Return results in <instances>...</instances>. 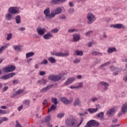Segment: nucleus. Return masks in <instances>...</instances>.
I'll list each match as a JSON object with an SVG mask.
<instances>
[{"instance_id":"f257e3e1","label":"nucleus","mask_w":127,"mask_h":127,"mask_svg":"<svg viewBox=\"0 0 127 127\" xmlns=\"http://www.w3.org/2000/svg\"><path fill=\"white\" fill-rule=\"evenodd\" d=\"M62 12V8L61 7H58L51 11L50 13V8L48 7L44 10V14H45V18L47 20L49 21L52 18L55 17V15L60 14Z\"/></svg>"},{"instance_id":"f03ea898","label":"nucleus","mask_w":127,"mask_h":127,"mask_svg":"<svg viewBox=\"0 0 127 127\" xmlns=\"http://www.w3.org/2000/svg\"><path fill=\"white\" fill-rule=\"evenodd\" d=\"M84 122V119L81 118V120L80 123L78 124V121L74 118L66 120L65 124L68 127H79L81 126V124H83Z\"/></svg>"},{"instance_id":"7ed1b4c3","label":"nucleus","mask_w":127,"mask_h":127,"mask_svg":"<svg viewBox=\"0 0 127 127\" xmlns=\"http://www.w3.org/2000/svg\"><path fill=\"white\" fill-rule=\"evenodd\" d=\"M51 54L54 56H56L57 57H67V56H68L69 54V51H67L65 53L52 52Z\"/></svg>"},{"instance_id":"20e7f679","label":"nucleus","mask_w":127,"mask_h":127,"mask_svg":"<svg viewBox=\"0 0 127 127\" xmlns=\"http://www.w3.org/2000/svg\"><path fill=\"white\" fill-rule=\"evenodd\" d=\"M86 17L88 20L87 24H92V23H93V22L96 21V17L95 16V15L91 12L87 14Z\"/></svg>"},{"instance_id":"39448f33","label":"nucleus","mask_w":127,"mask_h":127,"mask_svg":"<svg viewBox=\"0 0 127 127\" xmlns=\"http://www.w3.org/2000/svg\"><path fill=\"white\" fill-rule=\"evenodd\" d=\"M8 12L11 13L12 14H18L20 12V10L18 7L11 6L8 10Z\"/></svg>"},{"instance_id":"423d86ee","label":"nucleus","mask_w":127,"mask_h":127,"mask_svg":"<svg viewBox=\"0 0 127 127\" xmlns=\"http://www.w3.org/2000/svg\"><path fill=\"white\" fill-rule=\"evenodd\" d=\"M99 125L100 123L98 122L97 121L92 120L89 121L87 125L85 126L84 127H99Z\"/></svg>"},{"instance_id":"0eeeda50","label":"nucleus","mask_w":127,"mask_h":127,"mask_svg":"<svg viewBox=\"0 0 127 127\" xmlns=\"http://www.w3.org/2000/svg\"><path fill=\"white\" fill-rule=\"evenodd\" d=\"M13 70H15V67L12 65H9L2 69L3 72H5V73H9V72H12Z\"/></svg>"},{"instance_id":"6e6552de","label":"nucleus","mask_w":127,"mask_h":127,"mask_svg":"<svg viewBox=\"0 0 127 127\" xmlns=\"http://www.w3.org/2000/svg\"><path fill=\"white\" fill-rule=\"evenodd\" d=\"M16 73L15 72H12L9 74H5L0 77V79L2 80H7L9 78H12L13 76H15Z\"/></svg>"},{"instance_id":"1a4fd4ad","label":"nucleus","mask_w":127,"mask_h":127,"mask_svg":"<svg viewBox=\"0 0 127 127\" xmlns=\"http://www.w3.org/2000/svg\"><path fill=\"white\" fill-rule=\"evenodd\" d=\"M36 30L38 34L41 36L44 35L45 34V32H46V29H45V28H41V27H37Z\"/></svg>"},{"instance_id":"9d476101","label":"nucleus","mask_w":127,"mask_h":127,"mask_svg":"<svg viewBox=\"0 0 127 127\" xmlns=\"http://www.w3.org/2000/svg\"><path fill=\"white\" fill-rule=\"evenodd\" d=\"M20 94H23V90L18 89L17 91H13L11 93V98H14L16 97L18 95H20Z\"/></svg>"},{"instance_id":"9b49d317","label":"nucleus","mask_w":127,"mask_h":127,"mask_svg":"<svg viewBox=\"0 0 127 127\" xmlns=\"http://www.w3.org/2000/svg\"><path fill=\"white\" fill-rule=\"evenodd\" d=\"M122 113H120L118 117H121L122 115H124L127 112V103H125L122 105Z\"/></svg>"},{"instance_id":"f8f14e48","label":"nucleus","mask_w":127,"mask_h":127,"mask_svg":"<svg viewBox=\"0 0 127 127\" xmlns=\"http://www.w3.org/2000/svg\"><path fill=\"white\" fill-rule=\"evenodd\" d=\"M61 101L64 104H65V105H68L69 104H71L73 102V98H71L69 100L65 97H62L61 98Z\"/></svg>"},{"instance_id":"ddd939ff","label":"nucleus","mask_w":127,"mask_h":127,"mask_svg":"<svg viewBox=\"0 0 127 127\" xmlns=\"http://www.w3.org/2000/svg\"><path fill=\"white\" fill-rule=\"evenodd\" d=\"M76 80L75 77H70L68 78L64 84V86H68V85H70Z\"/></svg>"},{"instance_id":"4468645a","label":"nucleus","mask_w":127,"mask_h":127,"mask_svg":"<svg viewBox=\"0 0 127 127\" xmlns=\"http://www.w3.org/2000/svg\"><path fill=\"white\" fill-rule=\"evenodd\" d=\"M99 109H100V105L97 104L96 105V108H89L87 109V111L90 114H94V113L98 112Z\"/></svg>"},{"instance_id":"2eb2a0df","label":"nucleus","mask_w":127,"mask_h":127,"mask_svg":"<svg viewBox=\"0 0 127 127\" xmlns=\"http://www.w3.org/2000/svg\"><path fill=\"white\" fill-rule=\"evenodd\" d=\"M52 38H53V35L50 32H47V33L45 34L43 36V38H44V39H45L46 40H49Z\"/></svg>"},{"instance_id":"dca6fc26","label":"nucleus","mask_w":127,"mask_h":127,"mask_svg":"<svg viewBox=\"0 0 127 127\" xmlns=\"http://www.w3.org/2000/svg\"><path fill=\"white\" fill-rule=\"evenodd\" d=\"M110 27L117 28V29H122V28H125V26L123 24H115L111 25Z\"/></svg>"},{"instance_id":"f3484780","label":"nucleus","mask_w":127,"mask_h":127,"mask_svg":"<svg viewBox=\"0 0 127 127\" xmlns=\"http://www.w3.org/2000/svg\"><path fill=\"white\" fill-rule=\"evenodd\" d=\"M116 114V109L115 108H111L109 109L108 111L107 112V115L108 117H113V115Z\"/></svg>"},{"instance_id":"a211bd4d","label":"nucleus","mask_w":127,"mask_h":127,"mask_svg":"<svg viewBox=\"0 0 127 127\" xmlns=\"http://www.w3.org/2000/svg\"><path fill=\"white\" fill-rule=\"evenodd\" d=\"M100 85L101 86H104V88H103L104 92H106V91H108V90H109V83L104 81H102L100 83Z\"/></svg>"},{"instance_id":"6ab92c4d","label":"nucleus","mask_w":127,"mask_h":127,"mask_svg":"<svg viewBox=\"0 0 127 127\" xmlns=\"http://www.w3.org/2000/svg\"><path fill=\"white\" fill-rule=\"evenodd\" d=\"M53 86H54V84H51L50 85L47 86L46 87L43 88V89H42L40 91L41 93H45L46 92H47V91H48V90H49V89L52 88V87H53Z\"/></svg>"},{"instance_id":"aec40b11","label":"nucleus","mask_w":127,"mask_h":127,"mask_svg":"<svg viewBox=\"0 0 127 127\" xmlns=\"http://www.w3.org/2000/svg\"><path fill=\"white\" fill-rule=\"evenodd\" d=\"M74 106H78V107H82V103L81 101H80V99L76 98L73 102Z\"/></svg>"},{"instance_id":"412c9836","label":"nucleus","mask_w":127,"mask_h":127,"mask_svg":"<svg viewBox=\"0 0 127 127\" xmlns=\"http://www.w3.org/2000/svg\"><path fill=\"white\" fill-rule=\"evenodd\" d=\"M13 14H11V13L9 12L5 14V18L6 20H11V19H13Z\"/></svg>"},{"instance_id":"4be33fe9","label":"nucleus","mask_w":127,"mask_h":127,"mask_svg":"<svg viewBox=\"0 0 127 127\" xmlns=\"http://www.w3.org/2000/svg\"><path fill=\"white\" fill-rule=\"evenodd\" d=\"M9 46V43L6 44L5 46H1L0 48V54H2V53L7 48V47Z\"/></svg>"},{"instance_id":"5701e85b","label":"nucleus","mask_w":127,"mask_h":127,"mask_svg":"<svg viewBox=\"0 0 127 127\" xmlns=\"http://www.w3.org/2000/svg\"><path fill=\"white\" fill-rule=\"evenodd\" d=\"M62 77H63V74L55 75V82L60 81V79H62Z\"/></svg>"},{"instance_id":"b1692460","label":"nucleus","mask_w":127,"mask_h":127,"mask_svg":"<svg viewBox=\"0 0 127 127\" xmlns=\"http://www.w3.org/2000/svg\"><path fill=\"white\" fill-rule=\"evenodd\" d=\"M73 41H75V42H77V41H79V40H80V35L78 34H73Z\"/></svg>"},{"instance_id":"393cba45","label":"nucleus","mask_w":127,"mask_h":127,"mask_svg":"<svg viewBox=\"0 0 127 127\" xmlns=\"http://www.w3.org/2000/svg\"><path fill=\"white\" fill-rule=\"evenodd\" d=\"M38 84L40 85H45L46 84V80L44 78H42L38 81Z\"/></svg>"},{"instance_id":"a878e982","label":"nucleus","mask_w":127,"mask_h":127,"mask_svg":"<svg viewBox=\"0 0 127 127\" xmlns=\"http://www.w3.org/2000/svg\"><path fill=\"white\" fill-rule=\"evenodd\" d=\"M32 56H34V53L33 52L27 53L26 54V59H28V58H30V57H32Z\"/></svg>"},{"instance_id":"bb28decb","label":"nucleus","mask_w":127,"mask_h":127,"mask_svg":"<svg viewBox=\"0 0 127 127\" xmlns=\"http://www.w3.org/2000/svg\"><path fill=\"white\" fill-rule=\"evenodd\" d=\"M117 51V49L114 47L109 48L108 49V52L109 54L113 53V52H115Z\"/></svg>"},{"instance_id":"cd10ccee","label":"nucleus","mask_w":127,"mask_h":127,"mask_svg":"<svg viewBox=\"0 0 127 127\" xmlns=\"http://www.w3.org/2000/svg\"><path fill=\"white\" fill-rule=\"evenodd\" d=\"M111 64V62H107V63H105L103 64H101L100 66H99V69H103L104 68V67H106V66H109V65Z\"/></svg>"},{"instance_id":"c85d7f7f","label":"nucleus","mask_w":127,"mask_h":127,"mask_svg":"<svg viewBox=\"0 0 127 127\" xmlns=\"http://www.w3.org/2000/svg\"><path fill=\"white\" fill-rule=\"evenodd\" d=\"M13 48H14V50L16 51H20V50H21V46H13Z\"/></svg>"},{"instance_id":"c756f323","label":"nucleus","mask_w":127,"mask_h":127,"mask_svg":"<svg viewBox=\"0 0 127 127\" xmlns=\"http://www.w3.org/2000/svg\"><path fill=\"white\" fill-rule=\"evenodd\" d=\"M48 61H49V62H50L51 63H56V60L55 59H54V58L53 57H49L48 59Z\"/></svg>"},{"instance_id":"7c9ffc66","label":"nucleus","mask_w":127,"mask_h":127,"mask_svg":"<svg viewBox=\"0 0 127 127\" xmlns=\"http://www.w3.org/2000/svg\"><path fill=\"white\" fill-rule=\"evenodd\" d=\"M56 108H57V106H56L55 104H53L52 105L51 107L48 110V113H50V112H51V111H52V110H53V111L56 110Z\"/></svg>"},{"instance_id":"2f4dec72","label":"nucleus","mask_w":127,"mask_h":127,"mask_svg":"<svg viewBox=\"0 0 127 127\" xmlns=\"http://www.w3.org/2000/svg\"><path fill=\"white\" fill-rule=\"evenodd\" d=\"M15 21L17 24H19V23H20V21H21L20 15H17L15 17Z\"/></svg>"},{"instance_id":"473e14b6","label":"nucleus","mask_w":127,"mask_h":127,"mask_svg":"<svg viewBox=\"0 0 127 127\" xmlns=\"http://www.w3.org/2000/svg\"><path fill=\"white\" fill-rule=\"evenodd\" d=\"M55 75L51 74L49 76L48 79L50 81H54L55 82Z\"/></svg>"},{"instance_id":"72a5a7b5","label":"nucleus","mask_w":127,"mask_h":127,"mask_svg":"<svg viewBox=\"0 0 127 127\" xmlns=\"http://www.w3.org/2000/svg\"><path fill=\"white\" fill-rule=\"evenodd\" d=\"M13 35V34H12V33H10L7 34L6 40H8V41H9V40H10V39H11V38H12Z\"/></svg>"},{"instance_id":"f704fd0d","label":"nucleus","mask_w":127,"mask_h":127,"mask_svg":"<svg viewBox=\"0 0 127 127\" xmlns=\"http://www.w3.org/2000/svg\"><path fill=\"white\" fill-rule=\"evenodd\" d=\"M77 85L78 86H76V88L77 89H81V88H83V86H84V83L80 82L77 83Z\"/></svg>"},{"instance_id":"c9c22d12","label":"nucleus","mask_w":127,"mask_h":127,"mask_svg":"<svg viewBox=\"0 0 127 127\" xmlns=\"http://www.w3.org/2000/svg\"><path fill=\"white\" fill-rule=\"evenodd\" d=\"M75 54L78 56H82L83 54V52L82 51L76 50L75 51Z\"/></svg>"},{"instance_id":"e433bc0d","label":"nucleus","mask_w":127,"mask_h":127,"mask_svg":"<svg viewBox=\"0 0 127 127\" xmlns=\"http://www.w3.org/2000/svg\"><path fill=\"white\" fill-rule=\"evenodd\" d=\"M78 31L77 29H70L68 30V33H74V32H76Z\"/></svg>"},{"instance_id":"4c0bfd02","label":"nucleus","mask_w":127,"mask_h":127,"mask_svg":"<svg viewBox=\"0 0 127 127\" xmlns=\"http://www.w3.org/2000/svg\"><path fill=\"white\" fill-rule=\"evenodd\" d=\"M50 120H51V116L50 115L47 116L45 119V123H48L49 124V122H50Z\"/></svg>"},{"instance_id":"58836bf2","label":"nucleus","mask_w":127,"mask_h":127,"mask_svg":"<svg viewBox=\"0 0 127 127\" xmlns=\"http://www.w3.org/2000/svg\"><path fill=\"white\" fill-rule=\"evenodd\" d=\"M51 3H52V4H59L60 3L59 0H52L51 1Z\"/></svg>"},{"instance_id":"ea45409f","label":"nucleus","mask_w":127,"mask_h":127,"mask_svg":"<svg viewBox=\"0 0 127 127\" xmlns=\"http://www.w3.org/2000/svg\"><path fill=\"white\" fill-rule=\"evenodd\" d=\"M92 55H103V54L102 53H99L96 51H93L91 53Z\"/></svg>"},{"instance_id":"a19ab883","label":"nucleus","mask_w":127,"mask_h":127,"mask_svg":"<svg viewBox=\"0 0 127 127\" xmlns=\"http://www.w3.org/2000/svg\"><path fill=\"white\" fill-rule=\"evenodd\" d=\"M52 102L55 105H57L58 104V101H57V98H52Z\"/></svg>"},{"instance_id":"79ce46f5","label":"nucleus","mask_w":127,"mask_h":127,"mask_svg":"<svg viewBox=\"0 0 127 127\" xmlns=\"http://www.w3.org/2000/svg\"><path fill=\"white\" fill-rule=\"evenodd\" d=\"M23 104L26 106H29V105H30V101L28 100H24Z\"/></svg>"},{"instance_id":"37998d69","label":"nucleus","mask_w":127,"mask_h":127,"mask_svg":"<svg viewBox=\"0 0 127 127\" xmlns=\"http://www.w3.org/2000/svg\"><path fill=\"white\" fill-rule=\"evenodd\" d=\"M64 116H65V114H64V113H59L57 115V117L59 119H62V118H63L64 117Z\"/></svg>"},{"instance_id":"c03bdc74","label":"nucleus","mask_w":127,"mask_h":127,"mask_svg":"<svg viewBox=\"0 0 127 127\" xmlns=\"http://www.w3.org/2000/svg\"><path fill=\"white\" fill-rule=\"evenodd\" d=\"M41 65H46V64H48V61L47 60H44L40 63Z\"/></svg>"},{"instance_id":"a18cd8bd","label":"nucleus","mask_w":127,"mask_h":127,"mask_svg":"<svg viewBox=\"0 0 127 127\" xmlns=\"http://www.w3.org/2000/svg\"><path fill=\"white\" fill-rule=\"evenodd\" d=\"M93 34V31L91 30V31H88V32H87L86 33V36H87L88 37H90V35H91V34Z\"/></svg>"},{"instance_id":"49530a36","label":"nucleus","mask_w":127,"mask_h":127,"mask_svg":"<svg viewBox=\"0 0 127 127\" xmlns=\"http://www.w3.org/2000/svg\"><path fill=\"white\" fill-rule=\"evenodd\" d=\"M98 118H101V119H103L104 118V113L103 112H100L97 115Z\"/></svg>"},{"instance_id":"de8ad7c7","label":"nucleus","mask_w":127,"mask_h":127,"mask_svg":"<svg viewBox=\"0 0 127 127\" xmlns=\"http://www.w3.org/2000/svg\"><path fill=\"white\" fill-rule=\"evenodd\" d=\"M91 102H92L93 103H95V102H98V98H93L92 100H91L90 101L88 100V103H91Z\"/></svg>"},{"instance_id":"09e8293b","label":"nucleus","mask_w":127,"mask_h":127,"mask_svg":"<svg viewBox=\"0 0 127 127\" xmlns=\"http://www.w3.org/2000/svg\"><path fill=\"white\" fill-rule=\"evenodd\" d=\"M58 31H59V30H58L57 28H55L51 30L52 33H57Z\"/></svg>"},{"instance_id":"8fccbe9b","label":"nucleus","mask_w":127,"mask_h":127,"mask_svg":"<svg viewBox=\"0 0 127 127\" xmlns=\"http://www.w3.org/2000/svg\"><path fill=\"white\" fill-rule=\"evenodd\" d=\"M39 74L40 76H44V75L46 74V72L44 71H39Z\"/></svg>"},{"instance_id":"3c124183","label":"nucleus","mask_w":127,"mask_h":127,"mask_svg":"<svg viewBox=\"0 0 127 127\" xmlns=\"http://www.w3.org/2000/svg\"><path fill=\"white\" fill-rule=\"evenodd\" d=\"M95 44V43L93 42H89L87 44V46L88 47H91L92 45H94Z\"/></svg>"},{"instance_id":"603ef678","label":"nucleus","mask_w":127,"mask_h":127,"mask_svg":"<svg viewBox=\"0 0 127 127\" xmlns=\"http://www.w3.org/2000/svg\"><path fill=\"white\" fill-rule=\"evenodd\" d=\"M73 63L74 64H77V63H80V60L76 59L73 60Z\"/></svg>"},{"instance_id":"864d4df0","label":"nucleus","mask_w":127,"mask_h":127,"mask_svg":"<svg viewBox=\"0 0 127 127\" xmlns=\"http://www.w3.org/2000/svg\"><path fill=\"white\" fill-rule=\"evenodd\" d=\"M22 109H23V105H21L19 107H18L17 110H18V112H20V111H21V110H22Z\"/></svg>"},{"instance_id":"5fc2aeb1","label":"nucleus","mask_w":127,"mask_h":127,"mask_svg":"<svg viewBox=\"0 0 127 127\" xmlns=\"http://www.w3.org/2000/svg\"><path fill=\"white\" fill-rule=\"evenodd\" d=\"M43 104L45 105L46 107H48V102L46 100H44Z\"/></svg>"},{"instance_id":"6e6d98bb","label":"nucleus","mask_w":127,"mask_h":127,"mask_svg":"<svg viewBox=\"0 0 127 127\" xmlns=\"http://www.w3.org/2000/svg\"><path fill=\"white\" fill-rule=\"evenodd\" d=\"M1 120H2V122H6L7 121H8V119H7V118L6 117H3L1 118Z\"/></svg>"},{"instance_id":"4d7b16f0","label":"nucleus","mask_w":127,"mask_h":127,"mask_svg":"<svg viewBox=\"0 0 127 127\" xmlns=\"http://www.w3.org/2000/svg\"><path fill=\"white\" fill-rule=\"evenodd\" d=\"M61 19H66V16L65 15H62L60 16Z\"/></svg>"},{"instance_id":"13d9d810","label":"nucleus","mask_w":127,"mask_h":127,"mask_svg":"<svg viewBox=\"0 0 127 127\" xmlns=\"http://www.w3.org/2000/svg\"><path fill=\"white\" fill-rule=\"evenodd\" d=\"M12 83L13 84H18V83H19V80L17 79L14 80H13Z\"/></svg>"},{"instance_id":"bf43d9fd","label":"nucleus","mask_w":127,"mask_h":127,"mask_svg":"<svg viewBox=\"0 0 127 127\" xmlns=\"http://www.w3.org/2000/svg\"><path fill=\"white\" fill-rule=\"evenodd\" d=\"M2 114L3 115H4V114H6V112L4 110H2L1 109H0V115H1Z\"/></svg>"},{"instance_id":"052dcab7","label":"nucleus","mask_w":127,"mask_h":127,"mask_svg":"<svg viewBox=\"0 0 127 127\" xmlns=\"http://www.w3.org/2000/svg\"><path fill=\"white\" fill-rule=\"evenodd\" d=\"M18 30H19L20 31H24V30H25V28L23 27L19 28Z\"/></svg>"},{"instance_id":"680f3d73","label":"nucleus","mask_w":127,"mask_h":127,"mask_svg":"<svg viewBox=\"0 0 127 127\" xmlns=\"http://www.w3.org/2000/svg\"><path fill=\"white\" fill-rule=\"evenodd\" d=\"M33 59H29L27 60V62L28 64H30L31 63V61H32Z\"/></svg>"},{"instance_id":"e2e57ef3","label":"nucleus","mask_w":127,"mask_h":127,"mask_svg":"<svg viewBox=\"0 0 127 127\" xmlns=\"http://www.w3.org/2000/svg\"><path fill=\"white\" fill-rule=\"evenodd\" d=\"M117 122H118V119H117V118L114 119L112 121V123H113V124H116V123H117Z\"/></svg>"},{"instance_id":"0e129e2a","label":"nucleus","mask_w":127,"mask_h":127,"mask_svg":"<svg viewBox=\"0 0 127 127\" xmlns=\"http://www.w3.org/2000/svg\"><path fill=\"white\" fill-rule=\"evenodd\" d=\"M69 13H74V9L73 8H70L69 9Z\"/></svg>"},{"instance_id":"69168bd1","label":"nucleus","mask_w":127,"mask_h":127,"mask_svg":"<svg viewBox=\"0 0 127 127\" xmlns=\"http://www.w3.org/2000/svg\"><path fill=\"white\" fill-rule=\"evenodd\" d=\"M8 89V87L7 86H5L3 88V91H4V92H5V91H7Z\"/></svg>"},{"instance_id":"338daca9","label":"nucleus","mask_w":127,"mask_h":127,"mask_svg":"<svg viewBox=\"0 0 127 127\" xmlns=\"http://www.w3.org/2000/svg\"><path fill=\"white\" fill-rule=\"evenodd\" d=\"M69 6L70 7H73V6H74V4H73V3L72 2H69Z\"/></svg>"},{"instance_id":"774afa93","label":"nucleus","mask_w":127,"mask_h":127,"mask_svg":"<svg viewBox=\"0 0 127 127\" xmlns=\"http://www.w3.org/2000/svg\"><path fill=\"white\" fill-rule=\"evenodd\" d=\"M123 79H124V81H127V75L124 76Z\"/></svg>"}]
</instances>
